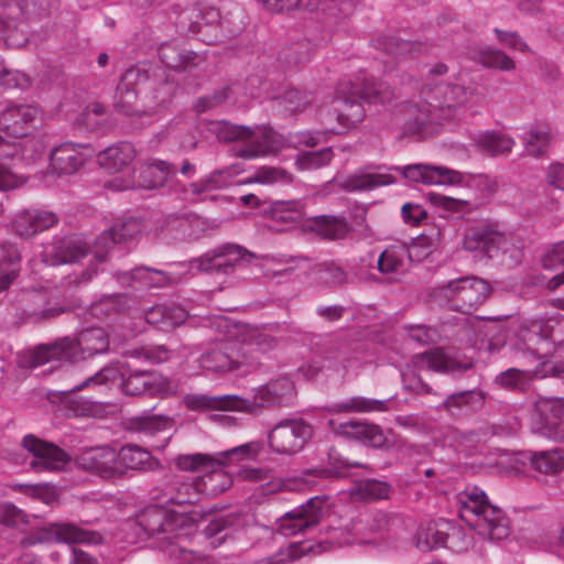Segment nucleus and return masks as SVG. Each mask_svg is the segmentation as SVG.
Instances as JSON below:
<instances>
[{
	"instance_id": "5701e85b",
	"label": "nucleus",
	"mask_w": 564,
	"mask_h": 564,
	"mask_svg": "<svg viewBox=\"0 0 564 564\" xmlns=\"http://www.w3.org/2000/svg\"><path fill=\"white\" fill-rule=\"evenodd\" d=\"M415 365L435 372L460 377L474 368L471 359H460L456 356L445 354L440 348L430 349L415 356Z\"/></svg>"
},
{
	"instance_id": "0e129e2a",
	"label": "nucleus",
	"mask_w": 564,
	"mask_h": 564,
	"mask_svg": "<svg viewBox=\"0 0 564 564\" xmlns=\"http://www.w3.org/2000/svg\"><path fill=\"white\" fill-rule=\"evenodd\" d=\"M479 147L490 155L510 152L514 142L511 138L495 132H487L478 140Z\"/></svg>"
},
{
	"instance_id": "39448f33",
	"label": "nucleus",
	"mask_w": 564,
	"mask_h": 564,
	"mask_svg": "<svg viewBox=\"0 0 564 564\" xmlns=\"http://www.w3.org/2000/svg\"><path fill=\"white\" fill-rule=\"evenodd\" d=\"M175 523L170 512L161 506H149L141 510L133 523L139 540L152 539V546L160 549L170 557L188 554L187 550L175 541Z\"/></svg>"
},
{
	"instance_id": "2f4dec72",
	"label": "nucleus",
	"mask_w": 564,
	"mask_h": 564,
	"mask_svg": "<svg viewBox=\"0 0 564 564\" xmlns=\"http://www.w3.org/2000/svg\"><path fill=\"white\" fill-rule=\"evenodd\" d=\"M183 404L186 409L196 412L206 411H238L241 412L243 398L236 394L208 395L200 393H188L183 397Z\"/></svg>"
},
{
	"instance_id": "a878e982",
	"label": "nucleus",
	"mask_w": 564,
	"mask_h": 564,
	"mask_svg": "<svg viewBox=\"0 0 564 564\" xmlns=\"http://www.w3.org/2000/svg\"><path fill=\"white\" fill-rule=\"evenodd\" d=\"M162 64L176 72H188L205 61L204 56L177 41L164 42L158 50Z\"/></svg>"
},
{
	"instance_id": "c85d7f7f",
	"label": "nucleus",
	"mask_w": 564,
	"mask_h": 564,
	"mask_svg": "<svg viewBox=\"0 0 564 564\" xmlns=\"http://www.w3.org/2000/svg\"><path fill=\"white\" fill-rule=\"evenodd\" d=\"M262 215L273 221L294 227L302 224L306 217V203L303 199L265 198Z\"/></svg>"
},
{
	"instance_id": "412c9836",
	"label": "nucleus",
	"mask_w": 564,
	"mask_h": 564,
	"mask_svg": "<svg viewBox=\"0 0 564 564\" xmlns=\"http://www.w3.org/2000/svg\"><path fill=\"white\" fill-rule=\"evenodd\" d=\"M73 310L74 307L65 301H45L42 294L30 293L24 300L20 318L34 324L47 323Z\"/></svg>"
},
{
	"instance_id": "052dcab7",
	"label": "nucleus",
	"mask_w": 564,
	"mask_h": 564,
	"mask_svg": "<svg viewBox=\"0 0 564 564\" xmlns=\"http://www.w3.org/2000/svg\"><path fill=\"white\" fill-rule=\"evenodd\" d=\"M274 99L278 100L286 111L292 113L303 111L313 101L311 93L300 91L293 87L284 89L281 94L275 96Z\"/></svg>"
},
{
	"instance_id": "6e6552de",
	"label": "nucleus",
	"mask_w": 564,
	"mask_h": 564,
	"mask_svg": "<svg viewBox=\"0 0 564 564\" xmlns=\"http://www.w3.org/2000/svg\"><path fill=\"white\" fill-rule=\"evenodd\" d=\"M256 256L245 247L226 242L219 245L200 257L191 260V267L209 274H231L236 267L249 263Z\"/></svg>"
},
{
	"instance_id": "a19ab883",
	"label": "nucleus",
	"mask_w": 564,
	"mask_h": 564,
	"mask_svg": "<svg viewBox=\"0 0 564 564\" xmlns=\"http://www.w3.org/2000/svg\"><path fill=\"white\" fill-rule=\"evenodd\" d=\"M486 393L480 389L464 390L448 394L442 406L445 411L456 414L464 409L477 411L482 408Z\"/></svg>"
},
{
	"instance_id": "393cba45",
	"label": "nucleus",
	"mask_w": 564,
	"mask_h": 564,
	"mask_svg": "<svg viewBox=\"0 0 564 564\" xmlns=\"http://www.w3.org/2000/svg\"><path fill=\"white\" fill-rule=\"evenodd\" d=\"M202 366L214 372L236 371L249 364L242 347L238 344H225L200 357Z\"/></svg>"
},
{
	"instance_id": "603ef678",
	"label": "nucleus",
	"mask_w": 564,
	"mask_h": 564,
	"mask_svg": "<svg viewBox=\"0 0 564 564\" xmlns=\"http://www.w3.org/2000/svg\"><path fill=\"white\" fill-rule=\"evenodd\" d=\"M178 7L173 8V12L176 13L175 26L182 34H193L199 37L202 33V22L198 19H205L202 9L196 6L186 7L177 11Z\"/></svg>"
},
{
	"instance_id": "c9c22d12",
	"label": "nucleus",
	"mask_w": 564,
	"mask_h": 564,
	"mask_svg": "<svg viewBox=\"0 0 564 564\" xmlns=\"http://www.w3.org/2000/svg\"><path fill=\"white\" fill-rule=\"evenodd\" d=\"M123 393L129 395H149L159 391L158 378L154 372L148 370H127V376L120 383Z\"/></svg>"
},
{
	"instance_id": "f3484780",
	"label": "nucleus",
	"mask_w": 564,
	"mask_h": 564,
	"mask_svg": "<svg viewBox=\"0 0 564 564\" xmlns=\"http://www.w3.org/2000/svg\"><path fill=\"white\" fill-rule=\"evenodd\" d=\"M78 466L102 479L122 478V469L118 467L116 449L109 446L89 448L77 458Z\"/></svg>"
},
{
	"instance_id": "1a4fd4ad",
	"label": "nucleus",
	"mask_w": 564,
	"mask_h": 564,
	"mask_svg": "<svg viewBox=\"0 0 564 564\" xmlns=\"http://www.w3.org/2000/svg\"><path fill=\"white\" fill-rule=\"evenodd\" d=\"M421 97L430 107L440 110H455L470 101L479 104L484 98L476 87L444 82L424 86Z\"/></svg>"
},
{
	"instance_id": "9b49d317",
	"label": "nucleus",
	"mask_w": 564,
	"mask_h": 564,
	"mask_svg": "<svg viewBox=\"0 0 564 564\" xmlns=\"http://www.w3.org/2000/svg\"><path fill=\"white\" fill-rule=\"evenodd\" d=\"M101 539L96 531L82 529L74 523H51L39 529L36 532L22 540L24 546L37 543L64 542L73 543H97Z\"/></svg>"
},
{
	"instance_id": "69168bd1",
	"label": "nucleus",
	"mask_w": 564,
	"mask_h": 564,
	"mask_svg": "<svg viewBox=\"0 0 564 564\" xmlns=\"http://www.w3.org/2000/svg\"><path fill=\"white\" fill-rule=\"evenodd\" d=\"M127 370H129V365L123 362L120 365V367H105L94 376L89 377L85 381H83L80 384L77 386V389H84L89 383H98L104 384L108 382H115L118 379L122 382V379L124 376H127Z\"/></svg>"
},
{
	"instance_id": "ddd939ff",
	"label": "nucleus",
	"mask_w": 564,
	"mask_h": 564,
	"mask_svg": "<svg viewBox=\"0 0 564 564\" xmlns=\"http://www.w3.org/2000/svg\"><path fill=\"white\" fill-rule=\"evenodd\" d=\"M22 446L33 455L30 467L35 473L57 471L70 462V456L63 448L33 434L22 438Z\"/></svg>"
},
{
	"instance_id": "49530a36",
	"label": "nucleus",
	"mask_w": 564,
	"mask_h": 564,
	"mask_svg": "<svg viewBox=\"0 0 564 564\" xmlns=\"http://www.w3.org/2000/svg\"><path fill=\"white\" fill-rule=\"evenodd\" d=\"M494 384L511 392L525 393L531 388L532 376L529 371L509 368L495 377Z\"/></svg>"
},
{
	"instance_id": "ea45409f",
	"label": "nucleus",
	"mask_w": 564,
	"mask_h": 564,
	"mask_svg": "<svg viewBox=\"0 0 564 564\" xmlns=\"http://www.w3.org/2000/svg\"><path fill=\"white\" fill-rule=\"evenodd\" d=\"M186 312L180 307L155 305L144 313V318L148 324L158 329L169 332L181 325L186 319Z\"/></svg>"
},
{
	"instance_id": "f257e3e1",
	"label": "nucleus",
	"mask_w": 564,
	"mask_h": 564,
	"mask_svg": "<svg viewBox=\"0 0 564 564\" xmlns=\"http://www.w3.org/2000/svg\"><path fill=\"white\" fill-rule=\"evenodd\" d=\"M109 335L102 327L82 329L75 338L63 337L34 348L31 366L37 367L52 360L77 362L109 350Z\"/></svg>"
},
{
	"instance_id": "c03bdc74",
	"label": "nucleus",
	"mask_w": 564,
	"mask_h": 564,
	"mask_svg": "<svg viewBox=\"0 0 564 564\" xmlns=\"http://www.w3.org/2000/svg\"><path fill=\"white\" fill-rule=\"evenodd\" d=\"M350 468L368 469L369 465L362 464L358 460H350L343 457L337 449L329 448L328 451V465L327 467L316 470L317 476L322 478H344L348 476Z\"/></svg>"
},
{
	"instance_id": "dca6fc26",
	"label": "nucleus",
	"mask_w": 564,
	"mask_h": 564,
	"mask_svg": "<svg viewBox=\"0 0 564 564\" xmlns=\"http://www.w3.org/2000/svg\"><path fill=\"white\" fill-rule=\"evenodd\" d=\"M292 389L293 384L288 378L272 380L256 389L252 398H243L241 412L258 415L264 408L280 406Z\"/></svg>"
},
{
	"instance_id": "0eeeda50",
	"label": "nucleus",
	"mask_w": 564,
	"mask_h": 564,
	"mask_svg": "<svg viewBox=\"0 0 564 564\" xmlns=\"http://www.w3.org/2000/svg\"><path fill=\"white\" fill-rule=\"evenodd\" d=\"M156 65L138 63L121 75L113 96L115 109L127 116H137L140 110L137 108V100L140 88L151 85Z\"/></svg>"
},
{
	"instance_id": "a211bd4d",
	"label": "nucleus",
	"mask_w": 564,
	"mask_h": 564,
	"mask_svg": "<svg viewBox=\"0 0 564 564\" xmlns=\"http://www.w3.org/2000/svg\"><path fill=\"white\" fill-rule=\"evenodd\" d=\"M174 464L180 470L199 473L206 471L207 478L214 480L221 478L219 491H225L231 485V479L221 470L225 462L218 454L210 455L205 453L180 454L174 458Z\"/></svg>"
},
{
	"instance_id": "a18cd8bd",
	"label": "nucleus",
	"mask_w": 564,
	"mask_h": 564,
	"mask_svg": "<svg viewBox=\"0 0 564 564\" xmlns=\"http://www.w3.org/2000/svg\"><path fill=\"white\" fill-rule=\"evenodd\" d=\"M152 93V99L156 107H167L177 89L174 80L170 79L165 70L159 66L154 69V77L149 86Z\"/></svg>"
},
{
	"instance_id": "5fc2aeb1",
	"label": "nucleus",
	"mask_w": 564,
	"mask_h": 564,
	"mask_svg": "<svg viewBox=\"0 0 564 564\" xmlns=\"http://www.w3.org/2000/svg\"><path fill=\"white\" fill-rule=\"evenodd\" d=\"M240 518L237 514L230 513L213 519L202 531L203 535L210 540V545L215 549L220 546L227 539L228 534L218 536L227 529L238 525Z\"/></svg>"
},
{
	"instance_id": "338daca9",
	"label": "nucleus",
	"mask_w": 564,
	"mask_h": 564,
	"mask_svg": "<svg viewBox=\"0 0 564 564\" xmlns=\"http://www.w3.org/2000/svg\"><path fill=\"white\" fill-rule=\"evenodd\" d=\"M0 523L20 529L29 524L28 516L12 502L0 503Z\"/></svg>"
},
{
	"instance_id": "473e14b6",
	"label": "nucleus",
	"mask_w": 564,
	"mask_h": 564,
	"mask_svg": "<svg viewBox=\"0 0 564 564\" xmlns=\"http://www.w3.org/2000/svg\"><path fill=\"white\" fill-rule=\"evenodd\" d=\"M82 145L65 142L55 147L50 155L52 167L58 173L70 175L79 171L86 162V158L79 151Z\"/></svg>"
},
{
	"instance_id": "3c124183",
	"label": "nucleus",
	"mask_w": 564,
	"mask_h": 564,
	"mask_svg": "<svg viewBox=\"0 0 564 564\" xmlns=\"http://www.w3.org/2000/svg\"><path fill=\"white\" fill-rule=\"evenodd\" d=\"M312 47L308 41L302 40L283 47L278 55V61L286 69L306 64L311 58Z\"/></svg>"
},
{
	"instance_id": "4468645a",
	"label": "nucleus",
	"mask_w": 564,
	"mask_h": 564,
	"mask_svg": "<svg viewBox=\"0 0 564 564\" xmlns=\"http://www.w3.org/2000/svg\"><path fill=\"white\" fill-rule=\"evenodd\" d=\"M141 223L133 218L117 220L109 229L104 230L94 243L95 258L99 262L107 261L109 251L117 245L130 246L141 235Z\"/></svg>"
},
{
	"instance_id": "774afa93",
	"label": "nucleus",
	"mask_w": 564,
	"mask_h": 564,
	"mask_svg": "<svg viewBox=\"0 0 564 564\" xmlns=\"http://www.w3.org/2000/svg\"><path fill=\"white\" fill-rule=\"evenodd\" d=\"M262 449V444L260 442H249L230 449L218 453V456L226 463L228 462H239L242 459L253 458L256 457Z\"/></svg>"
},
{
	"instance_id": "79ce46f5",
	"label": "nucleus",
	"mask_w": 564,
	"mask_h": 564,
	"mask_svg": "<svg viewBox=\"0 0 564 564\" xmlns=\"http://www.w3.org/2000/svg\"><path fill=\"white\" fill-rule=\"evenodd\" d=\"M394 183L395 177L391 174L356 173L346 177L340 183V188L346 192H364Z\"/></svg>"
},
{
	"instance_id": "680f3d73",
	"label": "nucleus",
	"mask_w": 564,
	"mask_h": 564,
	"mask_svg": "<svg viewBox=\"0 0 564 564\" xmlns=\"http://www.w3.org/2000/svg\"><path fill=\"white\" fill-rule=\"evenodd\" d=\"M477 62L487 68H498L501 70H512L516 67L514 62L502 51L494 48H482L477 52Z\"/></svg>"
},
{
	"instance_id": "f03ea898",
	"label": "nucleus",
	"mask_w": 564,
	"mask_h": 564,
	"mask_svg": "<svg viewBox=\"0 0 564 564\" xmlns=\"http://www.w3.org/2000/svg\"><path fill=\"white\" fill-rule=\"evenodd\" d=\"M338 99L341 107L335 108L337 121L343 128L349 129L362 121L365 109L362 101L368 104H386L391 100L393 93L390 87L380 80L370 77H357L355 82L341 84Z\"/></svg>"
},
{
	"instance_id": "09e8293b",
	"label": "nucleus",
	"mask_w": 564,
	"mask_h": 564,
	"mask_svg": "<svg viewBox=\"0 0 564 564\" xmlns=\"http://www.w3.org/2000/svg\"><path fill=\"white\" fill-rule=\"evenodd\" d=\"M172 425V417L159 414H143L133 416L129 420L128 423L129 430L151 436L171 429Z\"/></svg>"
},
{
	"instance_id": "58836bf2",
	"label": "nucleus",
	"mask_w": 564,
	"mask_h": 564,
	"mask_svg": "<svg viewBox=\"0 0 564 564\" xmlns=\"http://www.w3.org/2000/svg\"><path fill=\"white\" fill-rule=\"evenodd\" d=\"M177 171L174 163L153 159L140 171L141 185L145 188H158L165 185Z\"/></svg>"
},
{
	"instance_id": "cd10ccee",
	"label": "nucleus",
	"mask_w": 564,
	"mask_h": 564,
	"mask_svg": "<svg viewBox=\"0 0 564 564\" xmlns=\"http://www.w3.org/2000/svg\"><path fill=\"white\" fill-rule=\"evenodd\" d=\"M58 223L55 213L43 209H24L19 212L13 219V229L23 239H30L45 231Z\"/></svg>"
},
{
	"instance_id": "f8f14e48",
	"label": "nucleus",
	"mask_w": 564,
	"mask_h": 564,
	"mask_svg": "<svg viewBox=\"0 0 564 564\" xmlns=\"http://www.w3.org/2000/svg\"><path fill=\"white\" fill-rule=\"evenodd\" d=\"M325 498L313 497L276 520L278 532L285 536L304 533L316 527L323 517Z\"/></svg>"
},
{
	"instance_id": "72a5a7b5",
	"label": "nucleus",
	"mask_w": 564,
	"mask_h": 564,
	"mask_svg": "<svg viewBox=\"0 0 564 564\" xmlns=\"http://www.w3.org/2000/svg\"><path fill=\"white\" fill-rule=\"evenodd\" d=\"M134 148L129 142H119L100 151L97 155L98 163L109 173L121 172L134 159Z\"/></svg>"
},
{
	"instance_id": "864d4df0",
	"label": "nucleus",
	"mask_w": 564,
	"mask_h": 564,
	"mask_svg": "<svg viewBox=\"0 0 564 564\" xmlns=\"http://www.w3.org/2000/svg\"><path fill=\"white\" fill-rule=\"evenodd\" d=\"M232 173L229 167L215 170L206 177L189 184L193 195H200L224 188L231 183Z\"/></svg>"
},
{
	"instance_id": "7ed1b4c3",
	"label": "nucleus",
	"mask_w": 564,
	"mask_h": 564,
	"mask_svg": "<svg viewBox=\"0 0 564 564\" xmlns=\"http://www.w3.org/2000/svg\"><path fill=\"white\" fill-rule=\"evenodd\" d=\"M206 130L220 142H243L245 145L236 152L239 158L252 159L265 155L275 149V133L272 128L212 120L207 122Z\"/></svg>"
},
{
	"instance_id": "b1692460",
	"label": "nucleus",
	"mask_w": 564,
	"mask_h": 564,
	"mask_svg": "<svg viewBox=\"0 0 564 564\" xmlns=\"http://www.w3.org/2000/svg\"><path fill=\"white\" fill-rule=\"evenodd\" d=\"M388 170L400 173L404 178L411 182H417L425 185L456 184L462 181V174L457 171L427 164L391 166Z\"/></svg>"
},
{
	"instance_id": "aec40b11",
	"label": "nucleus",
	"mask_w": 564,
	"mask_h": 564,
	"mask_svg": "<svg viewBox=\"0 0 564 564\" xmlns=\"http://www.w3.org/2000/svg\"><path fill=\"white\" fill-rule=\"evenodd\" d=\"M534 406L542 434L553 440H563L564 397L539 395Z\"/></svg>"
},
{
	"instance_id": "e433bc0d",
	"label": "nucleus",
	"mask_w": 564,
	"mask_h": 564,
	"mask_svg": "<svg viewBox=\"0 0 564 564\" xmlns=\"http://www.w3.org/2000/svg\"><path fill=\"white\" fill-rule=\"evenodd\" d=\"M308 230L326 240H338L346 237L350 228L344 217L319 215L311 218Z\"/></svg>"
},
{
	"instance_id": "37998d69",
	"label": "nucleus",
	"mask_w": 564,
	"mask_h": 564,
	"mask_svg": "<svg viewBox=\"0 0 564 564\" xmlns=\"http://www.w3.org/2000/svg\"><path fill=\"white\" fill-rule=\"evenodd\" d=\"M529 459L534 470L556 475L564 469V448L531 452Z\"/></svg>"
},
{
	"instance_id": "6ab92c4d",
	"label": "nucleus",
	"mask_w": 564,
	"mask_h": 564,
	"mask_svg": "<svg viewBox=\"0 0 564 564\" xmlns=\"http://www.w3.org/2000/svg\"><path fill=\"white\" fill-rule=\"evenodd\" d=\"M37 113V109L31 105L10 102L0 113V129L7 137H26L35 129Z\"/></svg>"
},
{
	"instance_id": "9d476101",
	"label": "nucleus",
	"mask_w": 564,
	"mask_h": 564,
	"mask_svg": "<svg viewBox=\"0 0 564 564\" xmlns=\"http://www.w3.org/2000/svg\"><path fill=\"white\" fill-rule=\"evenodd\" d=\"M312 426L302 419L279 422L268 435L271 449L281 455L299 453L312 437Z\"/></svg>"
},
{
	"instance_id": "de8ad7c7",
	"label": "nucleus",
	"mask_w": 564,
	"mask_h": 564,
	"mask_svg": "<svg viewBox=\"0 0 564 564\" xmlns=\"http://www.w3.org/2000/svg\"><path fill=\"white\" fill-rule=\"evenodd\" d=\"M387 400L367 399L365 397H351L345 401L336 402L329 405L332 413H360L386 411L388 409Z\"/></svg>"
},
{
	"instance_id": "c756f323",
	"label": "nucleus",
	"mask_w": 564,
	"mask_h": 564,
	"mask_svg": "<svg viewBox=\"0 0 564 564\" xmlns=\"http://www.w3.org/2000/svg\"><path fill=\"white\" fill-rule=\"evenodd\" d=\"M116 454L118 467L122 469V478L127 476L129 470L154 471L162 469L160 460L139 445H122L116 451Z\"/></svg>"
},
{
	"instance_id": "4d7b16f0",
	"label": "nucleus",
	"mask_w": 564,
	"mask_h": 564,
	"mask_svg": "<svg viewBox=\"0 0 564 564\" xmlns=\"http://www.w3.org/2000/svg\"><path fill=\"white\" fill-rule=\"evenodd\" d=\"M77 386L68 391L61 392L59 401L69 416H88L94 412V404L89 400L76 394Z\"/></svg>"
},
{
	"instance_id": "13d9d810",
	"label": "nucleus",
	"mask_w": 564,
	"mask_h": 564,
	"mask_svg": "<svg viewBox=\"0 0 564 564\" xmlns=\"http://www.w3.org/2000/svg\"><path fill=\"white\" fill-rule=\"evenodd\" d=\"M334 158L330 147H326L316 151H305L297 154L295 166L299 171H313L328 165Z\"/></svg>"
},
{
	"instance_id": "8fccbe9b",
	"label": "nucleus",
	"mask_w": 564,
	"mask_h": 564,
	"mask_svg": "<svg viewBox=\"0 0 564 564\" xmlns=\"http://www.w3.org/2000/svg\"><path fill=\"white\" fill-rule=\"evenodd\" d=\"M522 140L528 155L540 158L549 149L551 142L550 128L547 124H536L524 132Z\"/></svg>"
},
{
	"instance_id": "6e6d98bb",
	"label": "nucleus",
	"mask_w": 564,
	"mask_h": 564,
	"mask_svg": "<svg viewBox=\"0 0 564 564\" xmlns=\"http://www.w3.org/2000/svg\"><path fill=\"white\" fill-rule=\"evenodd\" d=\"M409 256L410 252L405 246H390L379 254L377 268L383 274L394 273L403 265L404 259Z\"/></svg>"
},
{
	"instance_id": "bb28decb",
	"label": "nucleus",
	"mask_w": 564,
	"mask_h": 564,
	"mask_svg": "<svg viewBox=\"0 0 564 564\" xmlns=\"http://www.w3.org/2000/svg\"><path fill=\"white\" fill-rule=\"evenodd\" d=\"M549 325L542 321H531L522 325L517 335V347L533 357L540 358L550 351Z\"/></svg>"
},
{
	"instance_id": "2eb2a0df",
	"label": "nucleus",
	"mask_w": 564,
	"mask_h": 564,
	"mask_svg": "<svg viewBox=\"0 0 564 564\" xmlns=\"http://www.w3.org/2000/svg\"><path fill=\"white\" fill-rule=\"evenodd\" d=\"M328 425L335 434L347 440L358 441L366 446L383 451L392 447L383 430L377 424L355 420L347 422L329 420Z\"/></svg>"
},
{
	"instance_id": "4be33fe9",
	"label": "nucleus",
	"mask_w": 564,
	"mask_h": 564,
	"mask_svg": "<svg viewBox=\"0 0 564 564\" xmlns=\"http://www.w3.org/2000/svg\"><path fill=\"white\" fill-rule=\"evenodd\" d=\"M90 251V246L76 235L54 239L43 251V261L50 265L78 262Z\"/></svg>"
},
{
	"instance_id": "423d86ee",
	"label": "nucleus",
	"mask_w": 564,
	"mask_h": 564,
	"mask_svg": "<svg viewBox=\"0 0 564 564\" xmlns=\"http://www.w3.org/2000/svg\"><path fill=\"white\" fill-rule=\"evenodd\" d=\"M489 293V284L474 276L455 279L433 289L435 299L462 314H471L487 300Z\"/></svg>"
},
{
	"instance_id": "e2e57ef3",
	"label": "nucleus",
	"mask_w": 564,
	"mask_h": 564,
	"mask_svg": "<svg viewBox=\"0 0 564 564\" xmlns=\"http://www.w3.org/2000/svg\"><path fill=\"white\" fill-rule=\"evenodd\" d=\"M390 491L391 485L378 479L360 480L356 484V495L365 500L387 499Z\"/></svg>"
},
{
	"instance_id": "f704fd0d",
	"label": "nucleus",
	"mask_w": 564,
	"mask_h": 564,
	"mask_svg": "<svg viewBox=\"0 0 564 564\" xmlns=\"http://www.w3.org/2000/svg\"><path fill=\"white\" fill-rule=\"evenodd\" d=\"M130 279L148 289L166 288L178 284L182 281V274L142 265L130 271Z\"/></svg>"
},
{
	"instance_id": "bf43d9fd",
	"label": "nucleus",
	"mask_w": 564,
	"mask_h": 564,
	"mask_svg": "<svg viewBox=\"0 0 564 564\" xmlns=\"http://www.w3.org/2000/svg\"><path fill=\"white\" fill-rule=\"evenodd\" d=\"M448 534L437 529L435 524L420 528L415 535V544L420 551L427 552L446 544Z\"/></svg>"
},
{
	"instance_id": "7c9ffc66",
	"label": "nucleus",
	"mask_w": 564,
	"mask_h": 564,
	"mask_svg": "<svg viewBox=\"0 0 564 564\" xmlns=\"http://www.w3.org/2000/svg\"><path fill=\"white\" fill-rule=\"evenodd\" d=\"M506 242L505 234L485 225L474 227L468 231L464 239V247L467 250L480 251L488 258H494Z\"/></svg>"
},
{
	"instance_id": "20e7f679",
	"label": "nucleus",
	"mask_w": 564,
	"mask_h": 564,
	"mask_svg": "<svg viewBox=\"0 0 564 564\" xmlns=\"http://www.w3.org/2000/svg\"><path fill=\"white\" fill-rule=\"evenodd\" d=\"M460 518L479 535L490 541H501L509 535V520L502 509L491 505L482 490L474 488L462 501Z\"/></svg>"
},
{
	"instance_id": "4c0bfd02",
	"label": "nucleus",
	"mask_w": 564,
	"mask_h": 564,
	"mask_svg": "<svg viewBox=\"0 0 564 564\" xmlns=\"http://www.w3.org/2000/svg\"><path fill=\"white\" fill-rule=\"evenodd\" d=\"M21 267V252L15 243H0V292L8 289L18 276Z\"/></svg>"
}]
</instances>
